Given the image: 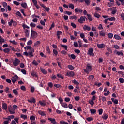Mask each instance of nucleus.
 Returning <instances> with one entry per match:
<instances>
[{"label":"nucleus","instance_id":"f257e3e1","mask_svg":"<svg viewBox=\"0 0 124 124\" xmlns=\"http://www.w3.org/2000/svg\"><path fill=\"white\" fill-rule=\"evenodd\" d=\"M20 62H21V61L19 60L18 58H15V60H14L13 62V64L14 66H18L20 64Z\"/></svg>","mask_w":124,"mask_h":124},{"label":"nucleus","instance_id":"f03ea898","mask_svg":"<svg viewBox=\"0 0 124 124\" xmlns=\"http://www.w3.org/2000/svg\"><path fill=\"white\" fill-rule=\"evenodd\" d=\"M84 71L87 74H89V72L92 71V66L90 64H87L86 69L84 70Z\"/></svg>","mask_w":124,"mask_h":124},{"label":"nucleus","instance_id":"7ed1b4c3","mask_svg":"<svg viewBox=\"0 0 124 124\" xmlns=\"http://www.w3.org/2000/svg\"><path fill=\"white\" fill-rule=\"evenodd\" d=\"M66 76H68L69 77H74L75 75V73L73 71L68 70L66 72Z\"/></svg>","mask_w":124,"mask_h":124},{"label":"nucleus","instance_id":"20e7f679","mask_svg":"<svg viewBox=\"0 0 124 124\" xmlns=\"http://www.w3.org/2000/svg\"><path fill=\"white\" fill-rule=\"evenodd\" d=\"M19 79V77L17 75H15L14 77H12V81L13 84H15L17 82V80Z\"/></svg>","mask_w":124,"mask_h":124},{"label":"nucleus","instance_id":"39448f33","mask_svg":"<svg viewBox=\"0 0 124 124\" xmlns=\"http://www.w3.org/2000/svg\"><path fill=\"white\" fill-rule=\"evenodd\" d=\"M88 55L90 56H92L93 57L94 56V53H93V48H90L88 52Z\"/></svg>","mask_w":124,"mask_h":124},{"label":"nucleus","instance_id":"423d86ee","mask_svg":"<svg viewBox=\"0 0 124 124\" xmlns=\"http://www.w3.org/2000/svg\"><path fill=\"white\" fill-rule=\"evenodd\" d=\"M31 36L34 39L37 37V33L33 30H31Z\"/></svg>","mask_w":124,"mask_h":124},{"label":"nucleus","instance_id":"0eeeda50","mask_svg":"<svg viewBox=\"0 0 124 124\" xmlns=\"http://www.w3.org/2000/svg\"><path fill=\"white\" fill-rule=\"evenodd\" d=\"M87 18L85 16H81L80 17V19H78V22L80 23V24H83L85 21H86V19Z\"/></svg>","mask_w":124,"mask_h":124},{"label":"nucleus","instance_id":"6e6552de","mask_svg":"<svg viewBox=\"0 0 124 124\" xmlns=\"http://www.w3.org/2000/svg\"><path fill=\"white\" fill-rule=\"evenodd\" d=\"M8 110L10 114H15V111L13 110V108H12V107H11V106H10L8 107Z\"/></svg>","mask_w":124,"mask_h":124},{"label":"nucleus","instance_id":"1a4fd4ad","mask_svg":"<svg viewBox=\"0 0 124 124\" xmlns=\"http://www.w3.org/2000/svg\"><path fill=\"white\" fill-rule=\"evenodd\" d=\"M97 46L99 49H103L105 47L104 44H97Z\"/></svg>","mask_w":124,"mask_h":124},{"label":"nucleus","instance_id":"9d476101","mask_svg":"<svg viewBox=\"0 0 124 124\" xmlns=\"http://www.w3.org/2000/svg\"><path fill=\"white\" fill-rule=\"evenodd\" d=\"M48 120L49 121H50V122H51L52 124H58V123H57V122H56V119H55L54 118H49L48 119Z\"/></svg>","mask_w":124,"mask_h":124},{"label":"nucleus","instance_id":"9b49d317","mask_svg":"<svg viewBox=\"0 0 124 124\" xmlns=\"http://www.w3.org/2000/svg\"><path fill=\"white\" fill-rule=\"evenodd\" d=\"M39 103L41 106H42L43 107H44V106H46V103H45V101H39Z\"/></svg>","mask_w":124,"mask_h":124},{"label":"nucleus","instance_id":"f8f14e48","mask_svg":"<svg viewBox=\"0 0 124 124\" xmlns=\"http://www.w3.org/2000/svg\"><path fill=\"white\" fill-rule=\"evenodd\" d=\"M32 1L33 2V3L34 4V5H35V6L36 7V8L37 9H39V7L38 5H37V1L36 0H32Z\"/></svg>","mask_w":124,"mask_h":124},{"label":"nucleus","instance_id":"ddd939ff","mask_svg":"<svg viewBox=\"0 0 124 124\" xmlns=\"http://www.w3.org/2000/svg\"><path fill=\"white\" fill-rule=\"evenodd\" d=\"M2 109L3 110H7V104L5 103H2Z\"/></svg>","mask_w":124,"mask_h":124},{"label":"nucleus","instance_id":"4468645a","mask_svg":"<svg viewBox=\"0 0 124 124\" xmlns=\"http://www.w3.org/2000/svg\"><path fill=\"white\" fill-rule=\"evenodd\" d=\"M83 30L84 31H91V27H89L88 25H84Z\"/></svg>","mask_w":124,"mask_h":124},{"label":"nucleus","instance_id":"2eb2a0df","mask_svg":"<svg viewBox=\"0 0 124 124\" xmlns=\"http://www.w3.org/2000/svg\"><path fill=\"white\" fill-rule=\"evenodd\" d=\"M70 19L71 20H77V19H78V16H76L75 15H74V16H71L70 17Z\"/></svg>","mask_w":124,"mask_h":124},{"label":"nucleus","instance_id":"dca6fc26","mask_svg":"<svg viewBox=\"0 0 124 124\" xmlns=\"http://www.w3.org/2000/svg\"><path fill=\"white\" fill-rule=\"evenodd\" d=\"M25 56H29V57H31V51L29 52L28 53L27 51L24 52Z\"/></svg>","mask_w":124,"mask_h":124},{"label":"nucleus","instance_id":"f3484780","mask_svg":"<svg viewBox=\"0 0 124 124\" xmlns=\"http://www.w3.org/2000/svg\"><path fill=\"white\" fill-rule=\"evenodd\" d=\"M75 11L76 13H78V12H79V13L83 12V10L82 9L78 8L75 9Z\"/></svg>","mask_w":124,"mask_h":124},{"label":"nucleus","instance_id":"a211bd4d","mask_svg":"<svg viewBox=\"0 0 124 124\" xmlns=\"http://www.w3.org/2000/svg\"><path fill=\"white\" fill-rule=\"evenodd\" d=\"M111 14L115 15V13H117V8L113 7L112 9Z\"/></svg>","mask_w":124,"mask_h":124},{"label":"nucleus","instance_id":"6ab92c4d","mask_svg":"<svg viewBox=\"0 0 124 124\" xmlns=\"http://www.w3.org/2000/svg\"><path fill=\"white\" fill-rule=\"evenodd\" d=\"M61 34H62L61 31H57V36L58 39H60L61 38V36H60Z\"/></svg>","mask_w":124,"mask_h":124},{"label":"nucleus","instance_id":"aec40b11","mask_svg":"<svg viewBox=\"0 0 124 124\" xmlns=\"http://www.w3.org/2000/svg\"><path fill=\"white\" fill-rule=\"evenodd\" d=\"M3 52L4 53H6L7 54H9V52H10V49L8 48H6L3 49Z\"/></svg>","mask_w":124,"mask_h":124},{"label":"nucleus","instance_id":"412c9836","mask_svg":"<svg viewBox=\"0 0 124 124\" xmlns=\"http://www.w3.org/2000/svg\"><path fill=\"white\" fill-rule=\"evenodd\" d=\"M102 118L103 120H106L108 119V115H107V114H104L102 116Z\"/></svg>","mask_w":124,"mask_h":124},{"label":"nucleus","instance_id":"4be33fe9","mask_svg":"<svg viewBox=\"0 0 124 124\" xmlns=\"http://www.w3.org/2000/svg\"><path fill=\"white\" fill-rule=\"evenodd\" d=\"M61 105L62 107H64V108H67L68 107V106H67V104L65 103H62L61 104Z\"/></svg>","mask_w":124,"mask_h":124},{"label":"nucleus","instance_id":"5701e85b","mask_svg":"<svg viewBox=\"0 0 124 124\" xmlns=\"http://www.w3.org/2000/svg\"><path fill=\"white\" fill-rule=\"evenodd\" d=\"M94 17H95V18H97V19H99V18H100V15L96 12L94 14Z\"/></svg>","mask_w":124,"mask_h":124},{"label":"nucleus","instance_id":"b1692460","mask_svg":"<svg viewBox=\"0 0 124 124\" xmlns=\"http://www.w3.org/2000/svg\"><path fill=\"white\" fill-rule=\"evenodd\" d=\"M40 45V41H37L34 43V46H35V47H37L39 46Z\"/></svg>","mask_w":124,"mask_h":124},{"label":"nucleus","instance_id":"393cba45","mask_svg":"<svg viewBox=\"0 0 124 124\" xmlns=\"http://www.w3.org/2000/svg\"><path fill=\"white\" fill-rule=\"evenodd\" d=\"M20 118H21V119H23V120H26L28 119V116H27L26 115L21 114L20 115Z\"/></svg>","mask_w":124,"mask_h":124},{"label":"nucleus","instance_id":"a878e982","mask_svg":"<svg viewBox=\"0 0 124 124\" xmlns=\"http://www.w3.org/2000/svg\"><path fill=\"white\" fill-rule=\"evenodd\" d=\"M14 94H16V95H18L19 94V92L17 91V89H14L13 90Z\"/></svg>","mask_w":124,"mask_h":124},{"label":"nucleus","instance_id":"bb28decb","mask_svg":"<svg viewBox=\"0 0 124 124\" xmlns=\"http://www.w3.org/2000/svg\"><path fill=\"white\" fill-rule=\"evenodd\" d=\"M38 113L39 115H41V116H45V113H44V111L39 110Z\"/></svg>","mask_w":124,"mask_h":124},{"label":"nucleus","instance_id":"cd10ccee","mask_svg":"<svg viewBox=\"0 0 124 124\" xmlns=\"http://www.w3.org/2000/svg\"><path fill=\"white\" fill-rule=\"evenodd\" d=\"M61 47H62V48H64L65 50H66V51H67V49H68V46H67L65 45L62 44Z\"/></svg>","mask_w":124,"mask_h":124},{"label":"nucleus","instance_id":"c85d7f7f","mask_svg":"<svg viewBox=\"0 0 124 124\" xmlns=\"http://www.w3.org/2000/svg\"><path fill=\"white\" fill-rule=\"evenodd\" d=\"M114 38L117 40H120L121 39V37L119 36V35H114Z\"/></svg>","mask_w":124,"mask_h":124},{"label":"nucleus","instance_id":"c756f323","mask_svg":"<svg viewBox=\"0 0 124 124\" xmlns=\"http://www.w3.org/2000/svg\"><path fill=\"white\" fill-rule=\"evenodd\" d=\"M9 42H10V43H12V44H14V45H17V44H18V43L15 40H10Z\"/></svg>","mask_w":124,"mask_h":124},{"label":"nucleus","instance_id":"7c9ffc66","mask_svg":"<svg viewBox=\"0 0 124 124\" xmlns=\"http://www.w3.org/2000/svg\"><path fill=\"white\" fill-rule=\"evenodd\" d=\"M87 18L89 21H93V18H92V15L87 14Z\"/></svg>","mask_w":124,"mask_h":124},{"label":"nucleus","instance_id":"2f4dec72","mask_svg":"<svg viewBox=\"0 0 124 124\" xmlns=\"http://www.w3.org/2000/svg\"><path fill=\"white\" fill-rule=\"evenodd\" d=\"M40 69H41V72H42L43 74H46L47 73V71H46V70H45V69L41 68Z\"/></svg>","mask_w":124,"mask_h":124},{"label":"nucleus","instance_id":"473e14b6","mask_svg":"<svg viewBox=\"0 0 124 124\" xmlns=\"http://www.w3.org/2000/svg\"><path fill=\"white\" fill-rule=\"evenodd\" d=\"M93 78H94V76L90 75L88 77V80H93Z\"/></svg>","mask_w":124,"mask_h":124},{"label":"nucleus","instance_id":"72a5a7b5","mask_svg":"<svg viewBox=\"0 0 124 124\" xmlns=\"http://www.w3.org/2000/svg\"><path fill=\"white\" fill-rule=\"evenodd\" d=\"M73 84H74L75 85H76L77 86H78V85H79L80 83H79V82L77 81L76 79H74L73 80Z\"/></svg>","mask_w":124,"mask_h":124},{"label":"nucleus","instance_id":"f704fd0d","mask_svg":"<svg viewBox=\"0 0 124 124\" xmlns=\"http://www.w3.org/2000/svg\"><path fill=\"white\" fill-rule=\"evenodd\" d=\"M116 54L118 55V56H123L124 55V53H123V52L121 51H117Z\"/></svg>","mask_w":124,"mask_h":124},{"label":"nucleus","instance_id":"c9c22d12","mask_svg":"<svg viewBox=\"0 0 124 124\" xmlns=\"http://www.w3.org/2000/svg\"><path fill=\"white\" fill-rule=\"evenodd\" d=\"M45 22H46V19H44V20L40 21V24H41L43 26H45Z\"/></svg>","mask_w":124,"mask_h":124},{"label":"nucleus","instance_id":"e433bc0d","mask_svg":"<svg viewBox=\"0 0 124 124\" xmlns=\"http://www.w3.org/2000/svg\"><path fill=\"white\" fill-rule=\"evenodd\" d=\"M21 6L23 8H27V3H21Z\"/></svg>","mask_w":124,"mask_h":124},{"label":"nucleus","instance_id":"4c0bfd02","mask_svg":"<svg viewBox=\"0 0 124 124\" xmlns=\"http://www.w3.org/2000/svg\"><path fill=\"white\" fill-rule=\"evenodd\" d=\"M54 86V87H55L56 88H58V89H61V88H62V85H61L60 84H55Z\"/></svg>","mask_w":124,"mask_h":124},{"label":"nucleus","instance_id":"58836bf2","mask_svg":"<svg viewBox=\"0 0 124 124\" xmlns=\"http://www.w3.org/2000/svg\"><path fill=\"white\" fill-rule=\"evenodd\" d=\"M16 109H18V106L16 105H14L13 106V111H15Z\"/></svg>","mask_w":124,"mask_h":124},{"label":"nucleus","instance_id":"ea45409f","mask_svg":"<svg viewBox=\"0 0 124 124\" xmlns=\"http://www.w3.org/2000/svg\"><path fill=\"white\" fill-rule=\"evenodd\" d=\"M108 20L110 21H116V18H115V17H112L110 18H108Z\"/></svg>","mask_w":124,"mask_h":124},{"label":"nucleus","instance_id":"a19ab883","mask_svg":"<svg viewBox=\"0 0 124 124\" xmlns=\"http://www.w3.org/2000/svg\"><path fill=\"white\" fill-rule=\"evenodd\" d=\"M84 1L85 2L87 5H90V3H91V1L90 0H84Z\"/></svg>","mask_w":124,"mask_h":124},{"label":"nucleus","instance_id":"79ce46f5","mask_svg":"<svg viewBox=\"0 0 124 124\" xmlns=\"http://www.w3.org/2000/svg\"><path fill=\"white\" fill-rule=\"evenodd\" d=\"M24 49H26L27 50H31V46H27L24 47Z\"/></svg>","mask_w":124,"mask_h":124},{"label":"nucleus","instance_id":"37998d69","mask_svg":"<svg viewBox=\"0 0 124 124\" xmlns=\"http://www.w3.org/2000/svg\"><path fill=\"white\" fill-rule=\"evenodd\" d=\"M2 5H3V7H4V8H7V3L5 2H3L2 3Z\"/></svg>","mask_w":124,"mask_h":124},{"label":"nucleus","instance_id":"c03bdc74","mask_svg":"<svg viewBox=\"0 0 124 124\" xmlns=\"http://www.w3.org/2000/svg\"><path fill=\"white\" fill-rule=\"evenodd\" d=\"M68 68H69L70 70H73V69H74V67H73L72 65H68Z\"/></svg>","mask_w":124,"mask_h":124},{"label":"nucleus","instance_id":"a18cd8bd","mask_svg":"<svg viewBox=\"0 0 124 124\" xmlns=\"http://www.w3.org/2000/svg\"><path fill=\"white\" fill-rule=\"evenodd\" d=\"M99 34L101 36H105V32H103L102 31H101L99 32Z\"/></svg>","mask_w":124,"mask_h":124},{"label":"nucleus","instance_id":"49530a36","mask_svg":"<svg viewBox=\"0 0 124 124\" xmlns=\"http://www.w3.org/2000/svg\"><path fill=\"white\" fill-rule=\"evenodd\" d=\"M66 94L68 95V96L71 97L72 96V93L70 92H66Z\"/></svg>","mask_w":124,"mask_h":124},{"label":"nucleus","instance_id":"de8ad7c7","mask_svg":"<svg viewBox=\"0 0 124 124\" xmlns=\"http://www.w3.org/2000/svg\"><path fill=\"white\" fill-rule=\"evenodd\" d=\"M69 8H71V9H74V5L73 4H69Z\"/></svg>","mask_w":124,"mask_h":124},{"label":"nucleus","instance_id":"09e8293b","mask_svg":"<svg viewBox=\"0 0 124 124\" xmlns=\"http://www.w3.org/2000/svg\"><path fill=\"white\" fill-rule=\"evenodd\" d=\"M108 36L109 38H113L114 35H113V33H109L108 34Z\"/></svg>","mask_w":124,"mask_h":124},{"label":"nucleus","instance_id":"8fccbe9b","mask_svg":"<svg viewBox=\"0 0 124 124\" xmlns=\"http://www.w3.org/2000/svg\"><path fill=\"white\" fill-rule=\"evenodd\" d=\"M32 64H34V65H35L36 66H37V65H38V63H37V61H36V60H34L32 62Z\"/></svg>","mask_w":124,"mask_h":124},{"label":"nucleus","instance_id":"3c124183","mask_svg":"<svg viewBox=\"0 0 124 124\" xmlns=\"http://www.w3.org/2000/svg\"><path fill=\"white\" fill-rule=\"evenodd\" d=\"M14 4L15 5H16L18 6V5H20V2H17V1H14L13 2Z\"/></svg>","mask_w":124,"mask_h":124},{"label":"nucleus","instance_id":"603ef678","mask_svg":"<svg viewBox=\"0 0 124 124\" xmlns=\"http://www.w3.org/2000/svg\"><path fill=\"white\" fill-rule=\"evenodd\" d=\"M109 94H110V91H107V93H104V95H105V96H107L108 95H109Z\"/></svg>","mask_w":124,"mask_h":124},{"label":"nucleus","instance_id":"864d4df0","mask_svg":"<svg viewBox=\"0 0 124 124\" xmlns=\"http://www.w3.org/2000/svg\"><path fill=\"white\" fill-rule=\"evenodd\" d=\"M90 111L91 114H95V113H96V110L95 109H90Z\"/></svg>","mask_w":124,"mask_h":124},{"label":"nucleus","instance_id":"5fc2aeb1","mask_svg":"<svg viewBox=\"0 0 124 124\" xmlns=\"http://www.w3.org/2000/svg\"><path fill=\"white\" fill-rule=\"evenodd\" d=\"M64 13L65 14H67L68 15H71V14H72V12L65 11Z\"/></svg>","mask_w":124,"mask_h":124},{"label":"nucleus","instance_id":"6e6d98bb","mask_svg":"<svg viewBox=\"0 0 124 124\" xmlns=\"http://www.w3.org/2000/svg\"><path fill=\"white\" fill-rule=\"evenodd\" d=\"M53 53L55 55V56H58V51L56 49H53Z\"/></svg>","mask_w":124,"mask_h":124},{"label":"nucleus","instance_id":"4d7b16f0","mask_svg":"<svg viewBox=\"0 0 124 124\" xmlns=\"http://www.w3.org/2000/svg\"><path fill=\"white\" fill-rule=\"evenodd\" d=\"M57 76L59 78H61V79H64V78L63 77V76L60 75V74H57Z\"/></svg>","mask_w":124,"mask_h":124},{"label":"nucleus","instance_id":"13d9d810","mask_svg":"<svg viewBox=\"0 0 124 124\" xmlns=\"http://www.w3.org/2000/svg\"><path fill=\"white\" fill-rule=\"evenodd\" d=\"M31 75L32 76H33L34 77H37V74H36V72H33L31 73Z\"/></svg>","mask_w":124,"mask_h":124},{"label":"nucleus","instance_id":"bf43d9fd","mask_svg":"<svg viewBox=\"0 0 124 124\" xmlns=\"http://www.w3.org/2000/svg\"><path fill=\"white\" fill-rule=\"evenodd\" d=\"M48 86L49 88H53V83L52 82H48Z\"/></svg>","mask_w":124,"mask_h":124},{"label":"nucleus","instance_id":"052dcab7","mask_svg":"<svg viewBox=\"0 0 124 124\" xmlns=\"http://www.w3.org/2000/svg\"><path fill=\"white\" fill-rule=\"evenodd\" d=\"M91 30L93 31H96V27L94 26H92Z\"/></svg>","mask_w":124,"mask_h":124},{"label":"nucleus","instance_id":"680f3d73","mask_svg":"<svg viewBox=\"0 0 124 124\" xmlns=\"http://www.w3.org/2000/svg\"><path fill=\"white\" fill-rule=\"evenodd\" d=\"M71 26H72V27H73V28L74 29L76 28V24L73 22L71 23Z\"/></svg>","mask_w":124,"mask_h":124},{"label":"nucleus","instance_id":"e2e57ef3","mask_svg":"<svg viewBox=\"0 0 124 124\" xmlns=\"http://www.w3.org/2000/svg\"><path fill=\"white\" fill-rule=\"evenodd\" d=\"M3 42H4V39L0 36V43H3Z\"/></svg>","mask_w":124,"mask_h":124},{"label":"nucleus","instance_id":"0e129e2a","mask_svg":"<svg viewBox=\"0 0 124 124\" xmlns=\"http://www.w3.org/2000/svg\"><path fill=\"white\" fill-rule=\"evenodd\" d=\"M119 81L120 83H121V84L124 83V80L123 78H120L119 79Z\"/></svg>","mask_w":124,"mask_h":124},{"label":"nucleus","instance_id":"69168bd1","mask_svg":"<svg viewBox=\"0 0 124 124\" xmlns=\"http://www.w3.org/2000/svg\"><path fill=\"white\" fill-rule=\"evenodd\" d=\"M98 30H102L103 29V27H102V25L101 24H100L99 25V26L98 27Z\"/></svg>","mask_w":124,"mask_h":124},{"label":"nucleus","instance_id":"338daca9","mask_svg":"<svg viewBox=\"0 0 124 124\" xmlns=\"http://www.w3.org/2000/svg\"><path fill=\"white\" fill-rule=\"evenodd\" d=\"M61 54H62L63 55H67V52H66L65 50H62L61 51Z\"/></svg>","mask_w":124,"mask_h":124},{"label":"nucleus","instance_id":"774afa93","mask_svg":"<svg viewBox=\"0 0 124 124\" xmlns=\"http://www.w3.org/2000/svg\"><path fill=\"white\" fill-rule=\"evenodd\" d=\"M60 124H69L68 123H67L65 121H61Z\"/></svg>","mask_w":124,"mask_h":124}]
</instances>
